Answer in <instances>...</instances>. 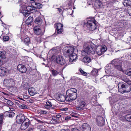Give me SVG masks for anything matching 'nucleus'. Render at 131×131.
I'll return each mask as SVG.
<instances>
[{
	"mask_svg": "<svg viewBox=\"0 0 131 131\" xmlns=\"http://www.w3.org/2000/svg\"><path fill=\"white\" fill-rule=\"evenodd\" d=\"M32 76L33 78H36L37 79H39L41 77L40 74L37 71L35 72V74H32Z\"/></svg>",
	"mask_w": 131,
	"mask_h": 131,
	"instance_id": "nucleus-24",
	"label": "nucleus"
},
{
	"mask_svg": "<svg viewBox=\"0 0 131 131\" xmlns=\"http://www.w3.org/2000/svg\"><path fill=\"white\" fill-rule=\"evenodd\" d=\"M1 15V12H0V16Z\"/></svg>",
	"mask_w": 131,
	"mask_h": 131,
	"instance_id": "nucleus-62",
	"label": "nucleus"
},
{
	"mask_svg": "<svg viewBox=\"0 0 131 131\" xmlns=\"http://www.w3.org/2000/svg\"><path fill=\"white\" fill-rule=\"evenodd\" d=\"M32 21V18L31 17H29L26 21V23L28 25H31Z\"/></svg>",
	"mask_w": 131,
	"mask_h": 131,
	"instance_id": "nucleus-23",
	"label": "nucleus"
},
{
	"mask_svg": "<svg viewBox=\"0 0 131 131\" xmlns=\"http://www.w3.org/2000/svg\"><path fill=\"white\" fill-rule=\"evenodd\" d=\"M123 3L124 6L126 7L131 6V1L130 0H124Z\"/></svg>",
	"mask_w": 131,
	"mask_h": 131,
	"instance_id": "nucleus-19",
	"label": "nucleus"
},
{
	"mask_svg": "<svg viewBox=\"0 0 131 131\" xmlns=\"http://www.w3.org/2000/svg\"><path fill=\"white\" fill-rule=\"evenodd\" d=\"M121 63V61H120L118 59H114L111 61L112 64H114V66L116 65H117Z\"/></svg>",
	"mask_w": 131,
	"mask_h": 131,
	"instance_id": "nucleus-22",
	"label": "nucleus"
},
{
	"mask_svg": "<svg viewBox=\"0 0 131 131\" xmlns=\"http://www.w3.org/2000/svg\"><path fill=\"white\" fill-rule=\"evenodd\" d=\"M52 74L54 76H56L58 75L59 72L54 69L51 70Z\"/></svg>",
	"mask_w": 131,
	"mask_h": 131,
	"instance_id": "nucleus-29",
	"label": "nucleus"
},
{
	"mask_svg": "<svg viewBox=\"0 0 131 131\" xmlns=\"http://www.w3.org/2000/svg\"><path fill=\"white\" fill-rule=\"evenodd\" d=\"M36 129V131H48L47 130H43V129L40 130L37 128Z\"/></svg>",
	"mask_w": 131,
	"mask_h": 131,
	"instance_id": "nucleus-54",
	"label": "nucleus"
},
{
	"mask_svg": "<svg viewBox=\"0 0 131 131\" xmlns=\"http://www.w3.org/2000/svg\"><path fill=\"white\" fill-rule=\"evenodd\" d=\"M63 97H64V100H62V102H63V101H65L66 100V96H63Z\"/></svg>",
	"mask_w": 131,
	"mask_h": 131,
	"instance_id": "nucleus-59",
	"label": "nucleus"
},
{
	"mask_svg": "<svg viewBox=\"0 0 131 131\" xmlns=\"http://www.w3.org/2000/svg\"><path fill=\"white\" fill-rule=\"evenodd\" d=\"M73 10H72L71 9H66V11H67V15H71L73 14Z\"/></svg>",
	"mask_w": 131,
	"mask_h": 131,
	"instance_id": "nucleus-34",
	"label": "nucleus"
},
{
	"mask_svg": "<svg viewBox=\"0 0 131 131\" xmlns=\"http://www.w3.org/2000/svg\"><path fill=\"white\" fill-rule=\"evenodd\" d=\"M24 42L26 45L28 46L29 44L30 43V38L29 37H27L25 38L24 39Z\"/></svg>",
	"mask_w": 131,
	"mask_h": 131,
	"instance_id": "nucleus-27",
	"label": "nucleus"
},
{
	"mask_svg": "<svg viewBox=\"0 0 131 131\" xmlns=\"http://www.w3.org/2000/svg\"><path fill=\"white\" fill-rule=\"evenodd\" d=\"M18 70L23 73H25L27 71V69L23 65L19 64L17 66Z\"/></svg>",
	"mask_w": 131,
	"mask_h": 131,
	"instance_id": "nucleus-12",
	"label": "nucleus"
},
{
	"mask_svg": "<svg viewBox=\"0 0 131 131\" xmlns=\"http://www.w3.org/2000/svg\"><path fill=\"white\" fill-rule=\"evenodd\" d=\"M128 11L129 15L131 16V7L128 8Z\"/></svg>",
	"mask_w": 131,
	"mask_h": 131,
	"instance_id": "nucleus-43",
	"label": "nucleus"
},
{
	"mask_svg": "<svg viewBox=\"0 0 131 131\" xmlns=\"http://www.w3.org/2000/svg\"><path fill=\"white\" fill-rule=\"evenodd\" d=\"M58 10L59 11V12L60 13L62 11V9L60 8H58Z\"/></svg>",
	"mask_w": 131,
	"mask_h": 131,
	"instance_id": "nucleus-56",
	"label": "nucleus"
},
{
	"mask_svg": "<svg viewBox=\"0 0 131 131\" xmlns=\"http://www.w3.org/2000/svg\"><path fill=\"white\" fill-rule=\"evenodd\" d=\"M115 68L119 71H123L121 63L115 66Z\"/></svg>",
	"mask_w": 131,
	"mask_h": 131,
	"instance_id": "nucleus-20",
	"label": "nucleus"
},
{
	"mask_svg": "<svg viewBox=\"0 0 131 131\" xmlns=\"http://www.w3.org/2000/svg\"><path fill=\"white\" fill-rule=\"evenodd\" d=\"M83 46L84 50L81 52V54L82 56H86L88 54H94L95 51L90 46V43H84Z\"/></svg>",
	"mask_w": 131,
	"mask_h": 131,
	"instance_id": "nucleus-3",
	"label": "nucleus"
},
{
	"mask_svg": "<svg viewBox=\"0 0 131 131\" xmlns=\"http://www.w3.org/2000/svg\"><path fill=\"white\" fill-rule=\"evenodd\" d=\"M35 8L37 9V8L40 9L42 7V5L39 3H35Z\"/></svg>",
	"mask_w": 131,
	"mask_h": 131,
	"instance_id": "nucleus-31",
	"label": "nucleus"
},
{
	"mask_svg": "<svg viewBox=\"0 0 131 131\" xmlns=\"http://www.w3.org/2000/svg\"><path fill=\"white\" fill-rule=\"evenodd\" d=\"M96 21L94 19L92 20H88L86 23V26L87 27L91 30H93L95 29V28H93V25H96Z\"/></svg>",
	"mask_w": 131,
	"mask_h": 131,
	"instance_id": "nucleus-7",
	"label": "nucleus"
},
{
	"mask_svg": "<svg viewBox=\"0 0 131 131\" xmlns=\"http://www.w3.org/2000/svg\"><path fill=\"white\" fill-rule=\"evenodd\" d=\"M96 2L98 3H99L98 5H99V6H100V5H101V3L100 1H99V0H97L96 1Z\"/></svg>",
	"mask_w": 131,
	"mask_h": 131,
	"instance_id": "nucleus-53",
	"label": "nucleus"
},
{
	"mask_svg": "<svg viewBox=\"0 0 131 131\" xmlns=\"http://www.w3.org/2000/svg\"><path fill=\"white\" fill-rule=\"evenodd\" d=\"M77 89L71 88L68 89L66 92V101L71 102L75 99L77 97Z\"/></svg>",
	"mask_w": 131,
	"mask_h": 131,
	"instance_id": "nucleus-2",
	"label": "nucleus"
},
{
	"mask_svg": "<svg viewBox=\"0 0 131 131\" xmlns=\"http://www.w3.org/2000/svg\"><path fill=\"white\" fill-rule=\"evenodd\" d=\"M127 115L129 114L131 115V110H127L126 112Z\"/></svg>",
	"mask_w": 131,
	"mask_h": 131,
	"instance_id": "nucleus-44",
	"label": "nucleus"
},
{
	"mask_svg": "<svg viewBox=\"0 0 131 131\" xmlns=\"http://www.w3.org/2000/svg\"><path fill=\"white\" fill-rule=\"evenodd\" d=\"M28 92L29 94L31 96H33L36 93L35 89L33 88H29L28 89Z\"/></svg>",
	"mask_w": 131,
	"mask_h": 131,
	"instance_id": "nucleus-18",
	"label": "nucleus"
},
{
	"mask_svg": "<svg viewBox=\"0 0 131 131\" xmlns=\"http://www.w3.org/2000/svg\"><path fill=\"white\" fill-rule=\"evenodd\" d=\"M54 26L56 28L57 33L58 34L62 33L63 30V25L61 23H58L56 24Z\"/></svg>",
	"mask_w": 131,
	"mask_h": 131,
	"instance_id": "nucleus-8",
	"label": "nucleus"
},
{
	"mask_svg": "<svg viewBox=\"0 0 131 131\" xmlns=\"http://www.w3.org/2000/svg\"><path fill=\"white\" fill-rule=\"evenodd\" d=\"M56 60L57 62L61 65H63L65 63L64 59H63L62 57L60 56H57L56 57Z\"/></svg>",
	"mask_w": 131,
	"mask_h": 131,
	"instance_id": "nucleus-10",
	"label": "nucleus"
},
{
	"mask_svg": "<svg viewBox=\"0 0 131 131\" xmlns=\"http://www.w3.org/2000/svg\"><path fill=\"white\" fill-rule=\"evenodd\" d=\"M5 54L4 52H0V57L3 59H5L6 58Z\"/></svg>",
	"mask_w": 131,
	"mask_h": 131,
	"instance_id": "nucleus-28",
	"label": "nucleus"
},
{
	"mask_svg": "<svg viewBox=\"0 0 131 131\" xmlns=\"http://www.w3.org/2000/svg\"><path fill=\"white\" fill-rule=\"evenodd\" d=\"M82 61L83 62L85 63H88L91 62V60L90 58L85 57L83 58Z\"/></svg>",
	"mask_w": 131,
	"mask_h": 131,
	"instance_id": "nucleus-25",
	"label": "nucleus"
},
{
	"mask_svg": "<svg viewBox=\"0 0 131 131\" xmlns=\"http://www.w3.org/2000/svg\"><path fill=\"white\" fill-rule=\"evenodd\" d=\"M71 118V117L70 116H66V120L69 119Z\"/></svg>",
	"mask_w": 131,
	"mask_h": 131,
	"instance_id": "nucleus-55",
	"label": "nucleus"
},
{
	"mask_svg": "<svg viewBox=\"0 0 131 131\" xmlns=\"http://www.w3.org/2000/svg\"><path fill=\"white\" fill-rule=\"evenodd\" d=\"M125 73L131 77V69L125 71Z\"/></svg>",
	"mask_w": 131,
	"mask_h": 131,
	"instance_id": "nucleus-32",
	"label": "nucleus"
},
{
	"mask_svg": "<svg viewBox=\"0 0 131 131\" xmlns=\"http://www.w3.org/2000/svg\"><path fill=\"white\" fill-rule=\"evenodd\" d=\"M19 107L20 108L22 109H27L28 108V107L27 105L23 104L20 105Z\"/></svg>",
	"mask_w": 131,
	"mask_h": 131,
	"instance_id": "nucleus-37",
	"label": "nucleus"
},
{
	"mask_svg": "<svg viewBox=\"0 0 131 131\" xmlns=\"http://www.w3.org/2000/svg\"><path fill=\"white\" fill-rule=\"evenodd\" d=\"M36 129H35L34 130L32 128H30L28 129V131H35V130H36Z\"/></svg>",
	"mask_w": 131,
	"mask_h": 131,
	"instance_id": "nucleus-50",
	"label": "nucleus"
},
{
	"mask_svg": "<svg viewBox=\"0 0 131 131\" xmlns=\"http://www.w3.org/2000/svg\"><path fill=\"white\" fill-rule=\"evenodd\" d=\"M29 125V122L22 123L21 126V129L22 130H25L28 128Z\"/></svg>",
	"mask_w": 131,
	"mask_h": 131,
	"instance_id": "nucleus-16",
	"label": "nucleus"
},
{
	"mask_svg": "<svg viewBox=\"0 0 131 131\" xmlns=\"http://www.w3.org/2000/svg\"><path fill=\"white\" fill-rule=\"evenodd\" d=\"M3 115H0V128H1L2 126V124L3 123Z\"/></svg>",
	"mask_w": 131,
	"mask_h": 131,
	"instance_id": "nucleus-33",
	"label": "nucleus"
},
{
	"mask_svg": "<svg viewBox=\"0 0 131 131\" xmlns=\"http://www.w3.org/2000/svg\"><path fill=\"white\" fill-rule=\"evenodd\" d=\"M104 119L101 116H98L96 118V122L98 125L101 126H103L104 123Z\"/></svg>",
	"mask_w": 131,
	"mask_h": 131,
	"instance_id": "nucleus-11",
	"label": "nucleus"
},
{
	"mask_svg": "<svg viewBox=\"0 0 131 131\" xmlns=\"http://www.w3.org/2000/svg\"><path fill=\"white\" fill-rule=\"evenodd\" d=\"M22 8L24 9H21V13L26 17H27L29 15L30 13L29 12L33 13L36 12L37 9L36 8L34 7H31L30 6H28L26 7L23 6Z\"/></svg>",
	"mask_w": 131,
	"mask_h": 131,
	"instance_id": "nucleus-4",
	"label": "nucleus"
},
{
	"mask_svg": "<svg viewBox=\"0 0 131 131\" xmlns=\"http://www.w3.org/2000/svg\"><path fill=\"white\" fill-rule=\"evenodd\" d=\"M82 130L83 131H91L90 126L87 123H84L82 126Z\"/></svg>",
	"mask_w": 131,
	"mask_h": 131,
	"instance_id": "nucleus-13",
	"label": "nucleus"
},
{
	"mask_svg": "<svg viewBox=\"0 0 131 131\" xmlns=\"http://www.w3.org/2000/svg\"><path fill=\"white\" fill-rule=\"evenodd\" d=\"M17 123L18 124H20L25 120V117L22 114L17 115L16 117Z\"/></svg>",
	"mask_w": 131,
	"mask_h": 131,
	"instance_id": "nucleus-9",
	"label": "nucleus"
},
{
	"mask_svg": "<svg viewBox=\"0 0 131 131\" xmlns=\"http://www.w3.org/2000/svg\"><path fill=\"white\" fill-rule=\"evenodd\" d=\"M98 72V71L97 70L95 69H93L91 72V74L93 75H96Z\"/></svg>",
	"mask_w": 131,
	"mask_h": 131,
	"instance_id": "nucleus-35",
	"label": "nucleus"
},
{
	"mask_svg": "<svg viewBox=\"0 0 131 131\" xmlns=\"http://www.w3.org/2000/svg\"><path fill=\"white\" fill-rule=\"evenodd\" d=\"M7 71V69L4 67H1L0 68V75L3 76L6 75Z\"/></svg>",
	"mask_w": 131,
	"mask_h": 131,
	"instance_id": "nucleus-14",
	"label": "nucleus"
},
{
	"mask_svg": "<svg viewBox=\"0 0 131 131\" xmlns=\"http://www.w3.org/2000/svg\"><path fill=\"white\" fill-rule=\"evenodd\" d=\"M38 121L40 123H43V122L42 121H40V120H38Z\"/></svg>",
	"mask_w": 131,
	"mask_h": 131,
	"instance_id": "nucleus-57",
	"label": "nucleus"
},
{
	"mask_svg": "<svg viewBox=\"0 0 131 131\" xmlns=\"http://www.w3.org/2000/svg\"><path fill=\"white\" fill-rule=\"evenodd\" d=\"M34 32L37 35H40L41 33V30L40 27L36 26L34 28Z\"/></svg>",
	"mask_w": 131,
	"mask_h": 131,
	"instance_id": "nucleus-15",
	"label": "nucleus"
},
{
	"mask_svg": "<svg viewBox=\"0 0 131 131\" xmlns=\"http://www.w3.org/2000/svg\"><path fill=\"white\" fill-rule=\"evenodd\" d=\"M63 110H65L66 109V108H63Z\"/></svg>",
	"mask_w": 131,
	"mask_h": 131,
	"instance_id": "nucleus-63",
	"label": "nucleus"
},
{
	"mask_svg": "<svg viewBox=\"0 0 131 131\" xmlns=\"http://www.w3.org/2000/svg\"><path fill=\"white\" fill-rule=\"evenodd\" d=\"M72 116H73V117H75L76 116H74V115H72Z\"/></svg>",
	"mask_w": 131,
	"mask_h": 131,
	"instance_id": "nucleus-61",
	"label": "nucleus"
},
{
	"mask_svg": "<svg viewBox=\"0 0 131 131\" xmlns=\"http://www.w3.org/2000/svg\"><path fill=\"white\" fill-rule=\"evenodd\" d=\"M46 105H45V107L47 109L49 108L52 106V104L51 102H47L46 103Z\"/></svg>",
	"mask_w": 131,
	"mask_h": 131,
	"instance_id": "nucleus-30",
	"label": "nucleus"
},
{
	"mask_svg": "<svg viewBox=\"0 0 131 131\" xmlns=\"http://www.w3.org/2000/svg\"><path fill=\"white\" fill-rule=\"evenodd\" d=\"M79 70L80 72L84 75L86 76L87 75V73L83 71L81 68L79 69Z\"/></svg>",
	"mask_w": 131,
	"mask_h": 131,
	"instance_id": "nucleus-38",
	"label": "nucleus"
},
{
	"mask_svg": "<svg viewBox=\"0 0 131 131\" xmlns=\"http://www.w3.org/2000/svg\"><path fill=\"white\" fill-rule=\"evenodd\" d=\"M7 104L10 105L13 104L12 102L10 100H7Z\"/></svg>",
	"mask_w": 131,
	"mask_h": 131,
	"instance_id": "nucleus-45",
	"label": "nucleus"
},
{
	"mask_svg": "<svg viewBox=\"0 0 131 131\" xmlns=\"http://www.w3.org/2000/svg\"><path fill=\"white\" fill-rule=\"evenodd\" d=\"M61 131H66V130L64 129H62L61 130Z\"/></svg>",
	"mask_w": 131,
	"mask_h": 131,
	"instance_id": "nucleus-60",
	"label": "nucleus"
},
{
	"mask_svg": "<svg viewBox=\"0 0 131 131\" xmlns=\"http://www.w3.org/2000/svg\"><path fill=\"white\" fill-rule=\"evenodd\" d=\"M71 130L72 131H80L79 129L75 128H72L71 129Z\"/></svg>",
	"mask_w": 131,
	"mask_h": 131,
	"instance_id": "nucleus-47",
	"label": "nucleus"
},
{
	"mask_svg": "<svg viewBox=\"0 0 131 131\" xmlns=\"http://www.w3.org/2000/svg\"><path fill=\"white\" fill-rule=\"evenodd\" d=\"M4 63V61L0 59V67L3 65Z\"/></svg>",
	"mask_w": 131,
	"mask_h": 131,
	"instance_id": "nucleus-46",
	"label": "nucleus"
},
{
	"mask_svg": "<svg viewBox=\"0 0 131 131\" xmlns=\"http://www.w3.org/2000/svg\"><path fill=\"white\" fill-rule=\"evenodd\" d=\"M76 109L78 110H82V107H77L76 108Z\"/></svg>",
	"mask_w": 131,
	"mask_h": 131,
	"instance_id": "nucleus-49",
	"label": "nucleus"
},
{
	"mask_svg": "<svg viewBox=\"0 0 131 131\" xmlns=\"http://www.w3.org/2000/svg\"><path fill=\"white\" fill-rule=\"evenodd\" d=\"M66 127H67V130L66 129V131H70V127L66 125Z\"/></svg>",
	"mask_w": 131,
	"mask_h": 131,
	"instance_id": "nucleus-51",
	"label": "nucleus"
},
{
	"mask_svg": "<svg viewBox=\"0 0 131 131\" xmlns=\"http://www.w3.org/2000/svg\"><path fill=\"white\" fill-rule=\"evenodd\" d=\"M107 50V48L106 46L104 45H102L100 48H96V50L97 54L100 56L104 53Z\"/></svg>",
	"mask_w": 131,
	"mask_h": 131,
	"instance_id": "nucleus-6",
	"label": "nucleus"
},
{
	"mask_svg": "<svg viewBox=\"0 0 131 131\" xmlns=\"http://www.w3.org/2000/svg\"><path fill=\"white\" fill-rule=\"evenodd\" d=\"M27 83H26V84H25V85H26V86H24V88H27Z\"/></svg>",
	"mask_w": 131,
	"mask_h": 131,
	"instance_id": "nucleus-58",
	"label": "nucleus"
},
{
	"mask_svg": "<svg viewBox=\"0 0 131 131\" xmlns=\"http://www.w3.org/2000/svg\"><path fill=\"white\" fill-rule=\"evenodd\" d=\"M39 113L41 114H46L47 113V112L43 110H41L39 112Z\"/></svg>",
	"mask_w": 131,
	"mask_h": 131,
	"instance_id": "nucleus-40",
	"label": "nucleus"
},
{
	"mask_svg": "<svg viewBox=\"0 0 131 131\" xmlns=\"http://www.w3.org/2000/svg\"><path fill=\"white\" fill-rule=\"evenodd\" d=\"M126 83H127L129 85H131V81L128 79L127 80Z\"/></svg>",
	"mask_w": 131,
	"mask_h": 131,
	"instance_id": "nucleus-48",
	"label": "nucleus"
},
{
	"mask_svg": "<svg viewBox=\"0 0 131 131\" xmlns=\"http://www.w3.org/2000/svg\"><path fill=\"white\" fill-rule=\"evenodd\" d=\"M61 115H57L56 116V118L57 119L60 118L61 117Z\"/></svg>",
	"mask_w": 131,
	"mask_h": 131,
	"instance_id": "nucleus-52",
	"label": "nucleus"
},
{
	"mask_svg": "<svg viewBox=\"0 0 131 131\" xmlns=\"http://www.w3.org/2000/svg\"><path fill=\"white\" fill-rule=\"evenodd\" d=\"M79 105V107L83 108L85 106V103L84 102L82 101L80 103Z\"/></svg>",
	"mask_w": 131,
	"mask_h": 131,
	"instance_id": "nucleus-36",
	"label": "nucleus"
},
{
	"mask_svg": "<svg viewBox=\"0 0 131 131\" xmlns=\"http://www.w3.org/2000/svg\"><path fill=\"white\" fill-rule=\"evenodd\" d=\"M13 114L14 113L13 112H10L9 114L8 115H7V116L9 117L12 118L13 116Z\"/></svg>",
	"mask_w": 131,
	"mask_h": 131,
	"instance_id": "nucleus-42",
	"label": "nucleus"
},
{
	"mask_svg": "<svg viewBox=\"0 0 131 131\" xmlns=\"http://www.w3.org/2000/svg\"><path fill=\"white\" fill-rule=\"evenodd\" d=\"M3 39L4 41H7L9 39V37L8 36H5L3 37Z\"/></svg>",
	"mask_w": 131,
	"mask_h": 131,
	"instance_id": "nucleus-39",
	"label": "nucleus"
},
{
	"mask_svg": "<svg viewBox=\"0 0 131 131\" xmlns=\"http://www.w3.org/2000/svg\"><path fill=\"white\" fill-rule=\"evenodd\" d=\"M35 22L36 24L40 25L41 24L42 20L40 17H38L36 18Z\"/></svg>",
	"mask_w": 131,
	"mask_h": 131,
	"instance_id": "nucleus-21",
	"label": "nucleus"
},
{
	"mask_svg": "<svg viewBox=\"0 0 131 131\" xmlns=\"http://www.w3.org/2000/svg\"><path fill=\"white\" fill-rule=\"evenodd\" d=\"M125 119L127 121L131 122V115H127L124 116Z\"/></svg>",
	"mask_w": 131,
	"mask_h": 131,
	"instance_id": "nucleus-26",
	"label": "nucleus"
},
{
	"mask_svg": "<svg viewBox=\"0 0 131 131\" xmlns=\"http://www.w3.org/2000/svg\"><path fill=\"white\" fill-rule=\"evenodd\" d=\"M52 121H50V123H53L52 122Z\"/></svg>",
	"mask_w": 131,
	"mask_h": 131,
	"instance_id": "nucleus-64",
	"label": "nucleus"
},
{
	"mask_svg": "<svg viewBox=\"0 0 131 131\" xmlns=\"http://www.w3.org/2000/svg\"><path fill=\"white\" fill-rule=\"evenodd\" d=\"M123 77L124 78L122 79V80L126 82L129 79L127 78L125 76H124Z\"/></svg>",
	"mask_w": 131,
	"mask_h": 131,
	"instance_id": "nucleus-41",
	"label": "nucleus"
},
{
	"mask_svg": "<svg viewBox=\"0 0 131 131\" xmlns=\"http://www.w3.org/2000/svg\"><path fill=\"white\" fill-rule=\"evenodd\" d=\"M119 92L122 94L128 93L131 90V88L129 86L125 83H119L118 85Z\"/></svg>",
	"mask_w": 131,
	"mask_h": 131,
	"instance_id": "nucleus-5",
	"label": "nucleus"
},
{
	"mask_svg": "<svg viewBox=\"0 0 131 131\" xmlns=\"http://www.w3.org/2000/svg\"><path fill=\"white\" fill-rule=\"evenodd\" d=\"M74 49L73 47H70L67 51V54L69 57H67L68 60L66 61V66L72 64V62L75 61L77 58V54L73 53Z\"/></svg>",
	"mask_w": 131,
	"mask_h": 131,
	"instance_id": "nucleus-1",
	"label": "nucleus"
},
{
	"mask_svg": "<svg viewBox=\"0 0 131 131\" xmlns=\"http://www.w3.org/2000/svg\"><path fill=\"white\" fill-rule=\"evenodd\" d=\"M4 83L8 86H10L12 85L13 83V81L12 79H7L4 80Z\"/></svg>",
	"mask_w": 131,
	"mask_h": 131,
	"instance_id": "nucleus-17",
	"label": "nucleus"
}]
</instances>
